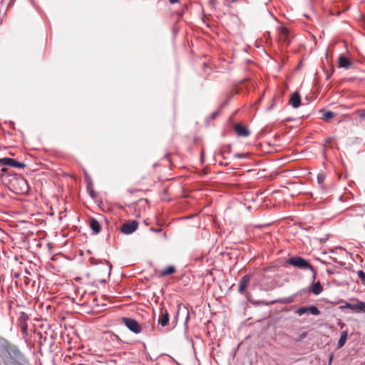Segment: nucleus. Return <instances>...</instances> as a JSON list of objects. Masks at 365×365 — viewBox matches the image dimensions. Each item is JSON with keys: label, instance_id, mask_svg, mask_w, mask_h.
I'll return each instance as SVG.
<instances>
[{"label": "nucleus", "instance_id": "obj_24", "mask_svg": "<svg viewBox=\"0 0 365 365\" xmlns=\"http://www.w3.org/2000/svg\"><path fill=\"white\" fill-rule=\"evenodd\" d=\"M274 302H270V303H269V302H258V304H264V305H269V304H273Z\"/></svg>", "mask_w": 365, "mask_h": 365}, {"label": "nucleus", "instance_id": "obj_3", "mask_svg": "<svg viewBox=\"0 0 365 365\" xmlns=\"http://www.w3.org/2000/svg\"><path fill=\"white\" fill-rule=\"evenodd\" d=\"M123 324L132 332L140 334L142 331L140 324L134 319L129 317H123L121 319Z\"/></svg>", "mask_w": 365, "mask_h": 365}, {"label": "nucleus", "instance_id": "obj_23", "mask_svg": "<svg viewBox=\"0 0 365 365\" xmlns=\"http://www.w3.org/2000/svg\"><path fill=\"white\" fill-rule=\"evenodd\" d=\"M150 230L153 232H161L162 229L161 228L155 229L153 227H150Z\"/></svg>", "mask_w": 365, "mask_h": 365}, {"label": "nucleus", "instance_id": "obj_16", "mask_svg": "<svg viewBox=\"0 0 365 365\" xmlns=\"http://www.w3.org/2000/svg\"><path fill=\"white\" fill-rule=\"evenodd\" d=\"M322 291H323V287L319 282H315L313 284L312 289H311V292L315 295H318V294H321L322 292Z\"/></svg>", "mask_w": 365, "mask_h": 365}, {"label": "nucleus", "instance_id": "obj_8", "mask_svg": "<svg viewBox=\"0 0 365 365\" xmlns=\"http://www.w3.org/2000/svg\"><path fill=\"white\" fill-rule=\"evenodd\" d=\"M158 323L162 327H166L169 323V314L166 309H162L160 311V315L158 318Z\"/></svg>", "mask_w": 365, "mask_h": 365}, {"label": "nucleus", "instance_id": "obj_33", "mask_svg": "<svg viewBox=\"0 0 365 365\" xmlns=\"http://www.w3.org/2000/svg\"><path fill=\"white\" fill-rule=\"evenodd\" d=\"M215 115H217V113H212L213 116H215Z\"/></svg>", "mask_w": 365, "mask_h": 365}, {"label": "nucleus", "instance_id": "obj_31", "mask_svg": "<svg viewBox=\"0 0 365 365\" xmlns=\"http://www.w3.org/2000/svg\"><path fill=\"white\" fill-rule=\"evenodd\" d=\"M331 360H332V356H331L329 359V363H331Z\"/></svg>", "mask_w": 365, "mask_h": 365}, {"label": "nucleus", "instance_id": "obj_27", "mask_svg": "<svg viewBox=\"0 0 365 365\" xmlns=\"http://www.w3.org/2000/svg\"><path fill=\"white\" fill-rule=\"evenodd\" d=\"M360 208L361 209L363 212L365 213V204L361 205V206H360Z\"/></svg>", "mask_w": 365, "mask_h": 365}, {"label": "nucleus", "instance_id": "obj_9", "mask_svg": "<svg viewBox=\"0 0 365 365\" xmlns=\"http://www.w3.org/2000/svg\"><path fill=\"white\" fill-rule=\"evenodd\" d=\"M250 281V277L249 275H245L242 277L239 282V288L238 291L240 293L242 294L245 291L247 287V285Z\"/></svg>", "mask_w": 365, "mask_h": 365}, {"label": "nucleus", "instance_id": "obj_6", "mask_svg": "<svg viewBox=\"0 0 365 365\" xmlns=\"http://www.w3.org/2000/svg\"><path fill=\"white\" fill-rule=\"evenodd\" d=\"M308 312L314 316H318L321 314L319 309L316 306H314V305H311V306H308V307H301L295 311V313L297 314H298L299 316H302Z\"/></svg>", "mask_w": 365, "mask_h": 365}, {"label": "nucleus", "instance_id": "obj_15", "mask_svg": "<svg viewBox=\"0 0 365 365\" xmlns=\"http://www.w3.org/2000/svg\"><path fill=\"white\" fill-rule=\"evenodd\" d=\"M348 337V331H342L341 336L339 339L338 344H337V349H341L343 347L347 340Z\"/></svg>", "mask_w": 365, "mask_h": 365}, {"label": "nucleus", "instance_id": "obj_32", "mask_svg": "<svg viewBox=\"0 0 365 365\" xmlns=\"http://www.w3.org/2000/svg\"><path fill=\"white\" fill-rule=\"evenodd\" d=\"M22 329H23L24 331H25V330H26V327H24L22 328Z\"/></svg>", "mask_w": 365, "mask_h": 365}, {"label": "nucleus", "instance_id": "obj_28", "mask_svg": "<svg viewBox=\"0 0 365 365\" xmlns=\"http://www.w3.org/2000/svg\"><path fill=\"white\" fill-rule=\"evenodd\" d=\"M339 325L340 326V327L341 329L344 328V327L345 326V324L344 323H341V322L339 323Z\"/></svg>", "mask_w": 365, "mask_h": 365}, {"label": "nucleus", "instance_id": "obj_30", "mask_svg": "<svg viewBox=\"0 0 365 365\" xmlns=\"http://www.w3.org/2000/svg\"><path fill=\"white\" fill-rule=\"evenodd\" d=\"M272 106H273V105H271L270 106H269V107L267 108V110H271V109H272Z\"/></svg>", "mask_w": 365, "mask_h": 365}, {"label": "nucleus", "instance_id": "obj_14", "mask_svg": "<svg viewBox=\"0 0 365 365\" xmlns=\"http://www.w3.org/2000/svg\"><path fill=\"white\" fill-rule=\"evenodd\" d=\"M279 34V38L282 41L289 43V39H288L289 31L286 27H284V26L280 27Z\"/></svg>", "mask_w": 365, "mask_h": 365}, {"label": "nucleus", "instance_id": "obj_2", "mask_svg": "<svg viewBox=\"0 0 365 365\" xmlns=\"http://www.w3.org/2000/svg\"><path fill=\"white\" fill-rule=\"evenodd\" d=\"M288 263L294 267L300 268V269H309L312 272H314V267L307 261L306 259L299 257H294L289 259Z\"/></svg>", "mask_w": 365, "mask_h": 365}, {"label": "nucleus", "instance_id": "obj_12", "mask_svg": "<svg viewBox=\"0 0 365 365\" xmlns=\"http://www.w3.org/2000/svg\"><path fill=\"white\" fill-rule=\"evenodd\" d=\"M89 226H90V228L93 231V232L95 234L99 233L101 230V227L100 223L98 222V221L96 219H95L93 217L90 219Z\"/></svg>", "mask_w": 365, "mask_h": 365}, {"label": "nucleus", "instance_id": "obj_19", "mask_svg": "<svg viewBox=\"0 0 365 365\" xmlns=\"http://www.w3.org/2000/svg\"><path fill=\"white\" fill-rule=\"evenodd\" d=\"M356 273L361 280V284L365 285V272L363 270H359Z\"/></svg>", "mask_w": 365, "mask_h": 365}, {"label": "nucleus", "instance_id": "obj_26", "mask_svg": "<svg viewBox=\"0 0 365 365\" xmlns=\"http://www.w3.org/2000/svg\"><path fill=\"white\" fill-rule=\"evenodd\" d=\"M7 171H8V169L6 168H2L1 169V173H6Z\"/></svg>", "mask_w": 365, "mask_h": 365}, {"label": "nucleus", "instance_id": "obj_11", "mask_svg": "<svg viewBox=\"0 0 365 365\" xmlns=\"http://www.w3.org/2000/svg\"><path fill=\"white\" fill-rule=\"evenodd\" d=\"M350 61L344 56L340 55L338 58V66L339 68L348 69L351 67Z\"/></svg>", "mask_w": 365, "mask_h": 365}, {"label": "nucleus", "instance_id": "obj_13", "mask_svg": "<svg viewBox=\"0 0 365 365\" xmlns=\"http://www.w3.org/2000/svg\"><path fill=\"white\" fill-rule=\"evenodd\" d=\"M176 272L175 267L168 266L159 272V276L161 277H165L169 274H172Z\"/></svg>", "mask_w": 365, "mask_h": 365}, {"label": "nucleus", "instance_id": "obj_17", "mask_svg": "<svg viewBox=\"0 0 365 365\" xmlns=\"http://www.w3.org/2000/svg\"><path fill=\"white\" fill-rule=\"evenodd\" d=\"M8 166L13 167V168H24L26 167V165L23 163H20L15 159L10 158L9 161Z\"/></svg>", "mask_w": 365, "mask_h": 365}, {"label": "nucleus", "instance_id": "obj_5", "mask_svg": "<svg viewBox=\"0 0 365 365\" xmlns=\"http://www.w3.org/2000/svg\"><path fill=\"white\" fill-rule=\"evenodd\" d=\"M341 309H348L353 312L359 313H365V303L363 302L357 301L356 303L346 302L344 305L341 306Z\"/></svg>", "mask_w": 365, "mask_h": 365}, {"label": "nucleus", "instance_id": "obj_10", "mask_svg": "<svg viewBox=\"0 0 365 365\" xmlns=\"http://www.w3.org/2000/svg\"><path fill=\"white\" fill-rule=\"evenodd\" d=\"M289 104L294 108H299L301 105V97L299 93H292L289 98Z\"/></svg>", "mask_w": 365, "mask_h": 365}, {"label": "nucleus", "instance_id": "obj_4", "mask_svg": "<svg viewBox=\"0 0 365 365\" xmlns=\"http://www.w3.org/2000/svg\"><path fill=\"white\" fill-rule=\"evenodd\" d=\"M138 227V222L136 220L128 221L122 224L119 230L125 235H130L133 233Z\"/></svg>", "mask_w": 365, "mask_h": 365}, {"label": "nucleus", "instance_id": "obj_20", "mask_svg": "<svg viewBox=\"0 0 365 365\" xmlns=\"http://www.w3.org/2000/svg\"><path fill=\"white\" fill-rule=\"evenodd\" d=\"M334 117V113L332 112V111H326L324 115H323V118L324 119H331Z\"/></svg>", "mask_w": 365, "mask_h": 365}, {"label": "nucleus", "instance_id": "obj_29", "mask_svg": "<svg viewBox=\"0 0 365 365\" xmlns=\"http://www.w3.org/2000/svg\"><path fill=\"white\" fill-rule=\"evenodd\" d=\"M110 363H113V365H115L117 364L116 361L115 360H110Z\"/></svg>", "mask_w": 365, "mask_h": 365}, {"label": "nucleus", "instance_id": "obj_22", "mask_svg": "<svg viewBox=\"0 0 365 365\" xmlns=\"http://www.w3.org/2000/svg\"><path fill=\"white\" fill-rule=\"evenodd\" d=\"M234 157L237 158H245V154H243V153H236V154L234 155Z\"/></svg>", "mask_w": 365, "mask_h": 365}, {"label": "nucleus", "instance_id": "obj_21", "mask_svg": "<svg viewBox=\"0 0 365 365\" xmlns=\"http://www.w3.org/2000/svg\"><path fill=\"white\" fill-rule=\"evenodd\" d=\"M9 160L10 158H0V163L4 165L8 166Z\"/></svg>", "mask_w": 365, "mask_h": 365}, {"label": "nucleus", "instance_id": "obj_7", "mask_svg": "<svg viewBox=\"0 0 365 365\" xmlns=\"http://www.w3.org/2000/svg\"><path fill=\"white\" fill-rule=\"evenodd\" d=\"M234 129L237 135L240 137H247L250 134L249 130L245 126L240 124L235 125Z\"/></svg>", "mask_w": 365, "mask_h": 365}, {"label": "nucleus", "instance_id": "obj_25", "mask_svg": "<svg viewBox=\"0 0 365 365\" xmlns=\"http://www.w3.org/2000/svg\"><path fill=\"white\" fill-rule=\"evenodd\" d=\"M178 1H180V0H169L170 4H174L175 3H178Z\"/></svg>", "mask_w": 365, "mask_h": 365}, {"label": "nucleus", "instance_id": "obj_1", "mask_svg": "<svg viewBox=\"0 0 365 365\" xmlns=\"http://www.w3.org/2000/svg\"><path fill=\"white\" fill-rule=\"evenodd\" d=\"M10 189L17 194H25L29 192L28 182L21 176L14 175L9 180Z\"/></svg>", "mask_w": 365, "mask_h": 365}, {"label": "nucleus", "instance_id": "obj_18", "mask_svg": "<svg viewBox=\"0 0 365 365\" xmlns=\"http://www.w3.org/2000/svg\"><path fill=\"white\" fill-rule=\"evenodd\" d=\"M317 182L319 184V185L321 187H324V180H325V175L324 173H319L317 174Z\"/></svg>", "mask_w": 365, "mask_h": 365}]
</instances>
